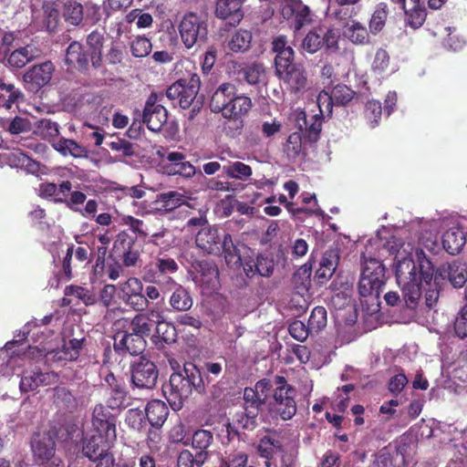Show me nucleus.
I'll use <instances>...</instances> for the list:
<instances>
[{
  "mask_svg": "<svg viewBox=\"0 0 467 467\" xmlns=\"http://www.w3.org/2000/svg\"><path fill=\"white\" fill-rule=\"evenodd\" d=\"M251 99L237 92L236 86L230 82L220 84L210 98V109L226 119L224 133L231 138L241 133L244 126L243 118L251 110Z\"/></svg>",
  "mask_w": 467,
  "mask_h": 467,
  "instance_id": "obj_2",
  "label": "nucleus"
},
{
  "mask_svg": "<svg viewBox=\"0 0 467 467\" xmlns=\"http://www.w3.org/2000/svg\"><path fill=\"white\" fill-rule=\"evenodd\" d=\"M141 121L145 123L148 130L152 132H159L161 129L166 124L167 111L164 106L156 103V94L151 93L148 99H146L145 109H143V115H141Z\"/></svg>",
  "mask_w": 467,
  "mask_h": 467,
  "instance_id": "obj_19",
  "label": "nucleus"
},
{
  "mask_svg": "<svg viewBox=\"0 0 467 467\" xmlns=\"http://www.w3.org/2000/svg\"><path fill=\"white\" fill-rule=\"evenodd\" d=\"M453 332L461 339L467 338V303L463 305L461 311L455 316L453 320Z\"/></svg>",
  "mask_w": 467,
  "mask_h": 467,
  "instance_id": "obj_63",
  "label": "nucleus"
},
{
  "mask_svg": "<svg viewBox=\"0 0 467 467\" xmlns=\"http://www.w3.org/2000/svg\"><path fill=\"white\" fill-rule=\"evenodd\" d=\"M276 76L282 79L292 93H298L305 89L306 76L299 67H275Z\"/></svg>",
  "mask_w": 467,
  "mask_h": 467,
  "instance_id": "obj_32",
  "label": "nucleus"
},
{
  "mask_svg": "<svg viewBox=\"0 0 467 467\" xmlns=\"http://www.w3.org/2000/svg\"><path fill=\"white\" fill-rule=\"evenodd\" d=\"M170 299H168V305L171 307V310L175 312H185L191 309L192 306V297L189 294V291L182 285H176L173 288Z\"/></svg>",
  "mask_w": 467,
  "mask_h": 467,
  "instance_id": "obj_42",
  "label": "nucleus"
},
{
  "mask_svg": "<svg viewBox=\"0 0 467 467\" xmlns=\"http://www.w3.org/2000/svg\"><path fill=\"white\" fill-rule=\"evenodd\" d=\"M305 140L299 132H294L286 138L285 142L284 152L286 154V158L295 159L301 152V141Z\"/></svg>",
  "mask_w": 467,
  "mask_h": 467,
  "instance_id": "obj_61",
  "label": "nucleus"
},
{
  "mask_svg": "<svg viewBox=\"0 0 467 467\" xmlns=\"http://www.w3.org/2000/svg\"><path fill=\"white\" fill-rule=\"evenodd\" d=\"M40 57V49L33 44H27L23 47L16 48L7 56V67L19 69L27 65V63L37 59Z\"/></svg>",
  "mask_w": 467,
  "mask_h": 467,
  "instance_id": "obj_33",
  "label": "nucleus"
},
{
  "mask_svg": "<svg viewBox=\"0 0 467 467\" xmlns=\"http://www.w3.org/2000/svg\"><path fill=\"white\" fill-rule=\"evenodd\" d=\"M125 423L128 428L139 433H147L146 427L149 422L139 409H131L126 412Z\"/></svg>",
  "mask_w": 467,
  "mask_h": 467,
  "instance_id": "obj_54",
  "label": "nucleus"
},
{
  "mask_svg": "<svg viewBox=\"0 0 467 467\" xmlns=\"http://www.w3.org/2000/svg\"><path fill=\"white\" fill-rule=\"evenodd\" d=\"M363 118L368 123V127L374 129L381 119V104L376 99L367 101L363 109Z\"/></svg>",
  "mask_w": 467,
  "mask_h": 467,
  "instance_id": "obj_57",
  "label": "nucleus"
},
{
  "mask_svg": "<svg viewBox=\"0 0 467 467\" xmlns=\"http://www.w3.org/2000/svg\"><path fill=\"white\" fill-rule=\"evenodd\" d=\"M83 345L84 337H81V339L72 338L65 342L63 348L47 354H50L51 359L55 361H75L78 359Z\"/></svg>",
  "mask_w": 467,
  "mask_h": 467,
  "instance_id": "obj_38",
  "label": "nucleus"
},
{
  "mask_svg": "<svg viewBox=\"0 0 467 467\" xmlns=\"http://www.w3.org/2000/svg\"><path fill=\"white\" fill-rule=\"evenodd\" d=\"M33 25L41 32L49 35L57 34L62 26L57 8H41L39 11L33 12Z\"/></svg>",
  "mask_w": 467,
  "mask_h": 467,
  "instance_id": "obj_23",
  "label": "nucleus"
},
{
  "mask_svg": "<svg viewBox=\"0 0 467 467\" xmlns=\"http://www.w3.org/2000/svg\"><path fill=\"white\" fill-rule=\"evenodd\" d=\"M321 330L310 328L309 326H306L301 320H295L288 325V334H290V337H294L295 340L299 342H305L309 335L317 334Z\"/></svg>",
  "mask_w": 467,
  "mask_h": 467,
  "instance_id": "obj_59",
  "label": "nucleus"
},
{
  "mask_svg": "<svg viewBox=\"0 0 467 467\" xmlns=\"http://www.w3.org/2000/svg\"><path fill=\"white\" fill-rule=\"evenodd\" d=\"M283 451V443H281V439H279V433L276 431H268V434L260 438L258 441V446H256V452L260 457L266 459L265 464L266 466L269 465L270 459L273 458L277 452Z\"/></svg>",
  "mask_w": 467,
  "mask_h": 467,
  "instance_id": "obj_35",
  "label": "nucleus"
},
{
  "mask_svg": "<svg viewBox=\"0 0 467 467\" xmlns=\"http://www.w3.org/2000/svg\"><path fill=\"white\" fill-rule=\"evenodd\" d=\"M323 48L327 50L337 49V33L335 28L325 25L312 28L302 40V49L308 54L314 55Z\"/></svg>",
  "mask_w": 467,
  "mask_h": 467,
  "instance_id": "obj_11",
  "label": "nucleus"
},
{
  "mask_svg": "<svg viewBox=\"0 0 467 467\" xmlns=\"http://www.w3.org/2000/svg\"><path fill=\"white\" fill-rule=\"evenodd\" d=\"M178 33L186 49H191L197 44L204 43L207 36L205 22L194 12L186 13L178 25Z\"/></svg>",
  "mask_w": 467,
  "mask_h": 467,
  "instance_id": "obj_12",
  "label": "nucleus"
},
{
  "mask_svg": "<svg viewBox=\"0 0 467 467\" xmlns=\"http://www.w3.org/2000/svg\"><path fill=\"white\" fill-rule=\"evenodd\" d=\"M109 408L98 404L93 409V430L98 432H116V416L112 414Z\"/></svg>",
  "mask_w": 467,
  "mask_h": 467,
  "instance_id": "obj_34",
  "label": "nucleus"
},
{
  "mask_svg": "<svg viewBox=\"0 0 467 467\" xmlns=\"http://www.w3.org/2000/svg\"><path fill=\"white\" fill-rule=\"evenodd\" d=\"M65 296H75L79 299V301L83 302L85 306H94L98 302V298L94 293L88 289H86L82 286H78L76 285L66 286Z\"/></svg>",
  "mask_w": 467,
  "mask_h": 467,
  "instance_id": "obj_55",
  "label": "nucleus"
},
{
  "mask_svg": "<svg viewBox=\"0 0 467 467\" xmlns=\"http://www.w3.org/2000/svg\"><path fill=\"white\" fill-rule=\"evenodd\" d=\"M3 161L7 166L13 169H19L26 171L30 175H37L38 162L19 149H15L3 155Z\"/></svg>",
  "mask_w": 467,
  "mask_h": 467,
  "instance_id": "obj_29",
  "label": "nucleus"
},
{
  "mask_svg": "<svg viewBox=\"0 0 467 467\" xmlns=\"http://www.w3.org/2000/svg\"><path fill=\"white\" fill-rule=\"evenodd\" d=\"M165 161V171L168 175H178L185 179H191L196 173L194 166L186 161V157L181 152H168Z\"/></svg>",
  "mask_w": 467,
  "mask_h": 467,
  "instance_id": "obj_26",
  "label": "nucleus"
},
{
  "mask_svg": "<svg viewBox=\"0 0 467 467\" xmlns=\"http://www.w3.org/2000/svg\"><path fill=\"white\" fill-rule=\"evenodd\" d=\"M52 74H54V64L47 60L27 68L25 75H23V81H25L29 92L36 93L50 82Z\"/></svg>",
  "mask_w": 467,
  "mask_h": 467,
  "instance_id": "obj_14",
  "label": "nucleus"
},
{
  "mask_svg": "<svg viewBox=\"0 0 467 467\" xmlns=\"http://www.w3.org/2000/svg\"><path fill=\"white\" fill-rule=\"evenodd\" d=\"M156 335L167 345L176 342V327L171 322H166L165 320L158 321L156 323Z\"/></svg>",
  "mask_w": 467,
  "mask_h": 467,
  "instance_id": "obj_60",
  "label": "nucleus"
},
{
  "mask_svg": "<svg viewBox=\"0 0 467 467\" xmlns=\"http://www.w3.org/2000/svg\"><path fill=\"white\" fill-rule=\"evenodd\" d=\"M345 37L355 45H364L368 43V31L360 23L354 21L345 27Z\"/></svg>",
  "mask_w": 467,
  "mask_h": 467,
  "instance_id": "obj_58",
  "label": "nucleus"
},
{
  "mask_svg": "<svg viewBox=\"0 0 467 467\" xmlns=\"http://www.w3.org/2000/svg\"><path fill=\"white\" fill-rule=\"evenodd\" d=\"M119 224L128 227V231L133 234V236H146L150 234L156 233V230L159 229V227H156L150 221H145L130 215L121 216Z\"/></svg>",
  "mask_w": 467,
  "mask_h": 467,
  "instance_id": "obj_41",
  "label": "nucleus"
},
{
  "mask_svg": "<svg viewBox=\"0 0 467 467\" xmlns=\"http://www.w3.org/2000/svg\"><path fill=\"white\" fill-rule=\"evenodd\" d=\"M55 202L65 204L69 211L78 212L83 217H94L98 212V202L95 200L86 202V194L79 191L67 196L57 197Z\"/></svg>",
  "mask_w": 467,
  "mask_h": 467,
  "instance_id": "obj_21",
  "label": "nucleus"
},
{
  "mask_svg": "<svg viewBox=\"0 0 467 467\" xmlns=\"http://www.w3.org/2000/svg\"><path fill=\"white\" fill-rule=\"evenodd\" d=\"M53 148L63 156H71L73 158H86L87 150L84 146L78 144L71 139L59 138Z\"/></svg>",
  "mask_w": 467,
  "mask_h": 467,
  "instance_id": "obj_44",
  "label": "nucleus"
},
{
  "mask_svg": "<svg viewBox=\"0 0 467 467\" xmlns=\"http://www.w3.org/2000/svg\"><path fill=\"white\" fill-rule=\"evenodd\" d=\"M275 269L273 257L265 254H258L255 258H250L244 261V272L246 278L252 279L258 277H270Z\"/></svg>",
  "mask_w": 467,
  "mask_h": 467,
  "instance_id": "obj_25",
  "label": "nucleus"
},
{
  "mask_svg": "<svg viewBox=\"0 0 467 467\" xmlns=\"http://www.w3.org/2000/svg\"><path fill=\"white\" fill-rule=\"evenodd\" d=\"M31 452L35 460L60 458L56 453V441L47 433H35L31 439Z\"/></svg>",
  "mask_w": 467,
  "mask_h": 467,
  "instance_id": "obj_28",
  "label": "nucleus"
},
{
  "mask_svg": "<svg viewBox=\"0 0 467 467\" xmlns=\"http://www.w3.org/2000/svg\"><path fill=\"white\" fill-rule=\"evenodd\" d=\"M259 411H236L234 422L226 423V433L228 435H239L241 431H252L257 426V415Z\"/></svg>",
  "mask_w": 467,
  "mask_h": 467,
  "instance_id": "obj_31",
  "label": "nucleus"
},
{
  "mask_svg": "<svg viewBox=\"0 0 467 467\" xmlns=\"http://www.w3.org/2000/svg\"><path fill=\"white\" fill-rule=\"evenodd\" d=\"M445 279L449 280L453 288L463 287L467 279L466 265L460 260H453L441 265L437 270L434 269L432 281L435 285H438V281Z\"/></svg>",
  "mask_w": 467,
  "mask_h": 467,
  "instance_id": "obj_18",
  "label": "nucleus"
},
{
  "mask_svg": "<svg viewBox=\"0 0 467 467\" xmlns=\"http://www.w3.org/2000/svg\"><path fill=\"white\" fill-rule=\"evenodd\" d=\"M209 382V378L202 379L201 371L192 362L185 363L183 368L170 375L168 384L163 386V394L166 401L170 403L171 409L175 410L182 408V402L191 396L192 390L203 394L205 383Z\"/></svg>",
  "mask_w": 467,
  "mask_h": 467,
  "instance_id": "obj_3",
  "label": "nucleus"
},
{
  "mask_svg": "<svg viewBox=\"0 0 467 467\" xmlns=\"http://www.w3.org/2000/svg\"><path fill=\"white\" fill-rule=\"evenodd\" d=\"M151 316L161 317L159 312L155 310L151 311V313H141L133 317V319L130 321V330L131 331H128V335L149 337V335H150V331H152V328H156L157 324V322L150 319Z\"/></svg>",
  "mask_w": 467,
  "mask_h": 467,
  "instance_id": "obj_37",
  "label": "nucleus"
},
{
  "mask_svg": "<svg viewBox=\"0 0 467 467\" xmlns=\"http://www.w3.org/2000/svg\"><path fill=\"white\" fill-rule=\"evenodd\" d=\"M253 35L246 29L240 28L232 35L228 42V49L234 52H244L249 49Z\"/></svg>",
  "mask_w": 467,
  "mask_h": 467,
  "instance_id": "obj_51",
  "label": "nucleus"
},
{
  "mask_svg": "<svg viewBox=\"0 0 467 467\" xmlns=\"http://www.w3.org/2000/svg\"><path fill=\"white\" fill-rule=\"evenodd\" d=\"M195 244L200 250L208 254L223 255L228 266L241 264L239 242L233 240L231 234L215 226H205L196 233Z\"/></svg>",
  "mask_w": 467,
  "mask_h": 467,
  "instance_id": "obj_4",
  "label": "nucleus"
},
{
  "mask_svg": "<svg viewBox=\"0 0 467 467\" xmlns=\"http://www.w3.org/2000/svg\"><path fill=\"white\" fill-rule=\"evenodd\" d=\"M177 269H179V266H177L174 259L166 254H160L143 267V270H141V280L169 291L176 285H179L172 277L177 273Z\"/></svg>",
  "mask_w": 467,
  "mask_h": 467,
  "instance_id": "obj_6",
  "label": "nucleus"
},
{
  "mask_svg": "<svg viewBox=\"0 0 467 467\" xmlns=\"http://www.w3.org/2000/svg\"><path fill=\"white\" fill-rule=\"evenodd\" d=\"M22 99V93L12 83H6L0 78V103L9 109L12 105Z\"/></svg>",
  "mask_w": 467,
  "mask_h": 467,
  "instance_id": "obj_48",
  "label": "nucleus"
},
{
  "mask_svg": "<svg viewBox=\"0 0 467 467\" xmlns=\"http://www.w3.org/2000/svg\"><path fill=\"white\" fill-rule=\"evenodd\" d=\"M183 203L184 195L176 191H169L165 193H160L158 194V199H156V204L160 206V210L165 212L173 211Z\"/></svg>",
  "mask_w": 467,
  "mask_h": 467,
  "instance_id": "obj_49",
  "label": "nucleus"
},
{
  "mask_svg": "<svg viewBox=\"0 0 467 467\" xmlns=\"http://www.w3.org/2000/svg\"><path fill=\"white\" fill-rule=\"evenodd\" d=\"M385 280L383 263L374 258L365 260L362 274L357 285L358 295L362 297V304H368V301L372 305L378 304Z\"/></svg>",
  "mask_w": 467,
  "mask_h": 467,
  "instance_id": "obj_5",
  "label": "nucleus"
},
{
  "mask_svg": "<svg viewBox=\"0 0 467 467\" xmlns=\"http://www.w3.org/2000/svg\"><path fill=\"white\" fill-rule=\"evenodd\" d=\"M245 462H247L245 453L234 451L224 455L223 459H222V462H220V467H251L246 466Z\"/></svg>",
  "mask_w": 467,
  "mask_h": 467,
  "instance_id": "obj_64",
  "label": "nucleus"
},
{
  "mask_svg": "<svg viewBox=\"0 0 467 467\" xmlns=\"http://www.w3.org/2000/svg\"><path fill=\"white\" fill-rule=\"evenodd\" d=\"M240 75L248 85H257L265 79V67L258 62H254L242 68Z\"/></svg>",
  "mask_w": 467,
  "mask_h": 467,
  "instance_id": "obj_53",
  "label": "nucleus"
},
{
  "mask_svg": "<svg viewBox=\"0 0 467 467\" xmlns=\"http://www.w3.org/2000/svg\"><path fill=\"white\" fill-rule=\"evenodd\" d=\"M244 0H216L215 16L226 24L236 26L242 20Z\"/></svg>",
  "mask_w": 467,
  "mask_h": 467,
  "instance_id": "obj_22",
  "label": "nucleus"
},
{
  "mask_svg": "<svg viewBox=\"0 0 467 467\" xmlns=\"http://www.w3.org/2000/svg\"><path fill=\"white\" fill-rule=\"evenodd\" d=\"M432 278L433 265L423 251H417V262L410 255L395 256V279L407 307L415 309L421 296V283L430 285Z\"/></svg>",
  "mask_w": 467,
  "mask_h": 467,
  "instance_id": "obj_1",
  "label": "nucleus"
},
{
  "mask_svg": "<svg viewBox=\"0 0 467 467\" xmlns=\"http://www.w3.org/2000/svg\"><path fill=\"white\" fill-rule=\"evenodd\" d=\"M207 458L208 451H196L192 454L189 450H183L176 458V467H202Z\"/></svg>",
  "mask_w": 467,
  "mask_h": 467,
  "instance_id": "obj_47",
  "label": "nucleus"
},
{
  "mask_svg": "<svg viewBox=\"0 0 467 467\" xmlns=\"http://www.w3.org/2000/svg\"><path fill=\"white\" fill-rule=\"evenodd\" d=\"M355 98V91L343 84H338L330 89V92L326 90L318 93L317 97V104L318 108L325 106V109L331 111L333 106H346ZM323 113V109H320Z\"/></svg>",
  "mask_w": 467,
  "mask_h": 467,
  "instance_id": "obj_20",
  "label": "nucleus"
},
{
  "mask_svg": "<svg viewBox=\"0 0 467 467\" xmlns=\"http://www.w3.org/2000/svg\"><path fill=\"white\" fill-rule=\"evenodd\" d=\"M87 57H88V54L84 51L82 45L77 41L71 42L66 48V65L77 68L78 71H87Z\"/></svg>",
  "mask_w": 467,
  "mask_h": 467,
  "instance_id": "obj_40",
  "label": "nucleus"
},
{
  "mask_svg": "<svg viewBox=\"0 0 467 467\" xmlns=\"http://www.w3.org/2000/svg\"><path fill=\"white\" fill-rule=\"evenodd\" d=\"M296 389L287 384L285 377L275 376V389L272 400L268 403V412L272 418L289 420L296 414Z\"/></svg>",
  "mask_w": 467,
  "mask_h": 467,
  "instance_id": "obj_7",
  "label": "nucleus"
},
{
  "mask_svg": "<svg viewBox=\"0 0 467 467\" xmlns=\"http://www.w3.org/2000/svg\"><path fill=\"white\" fill-rule=\"evenodd\" d=\"M142 279L130 277L126 279L125 282L119 284V296H138L142 295L144 288L142 286Z\"/></svg>",
  "mask_w": 467,
  "mask_h": 467,
  "instance_id": "obj_62",
  "label": "nucleus"
},
{
  "mask_svg": "<svg viewBox=\"0 0 467 467\" xmlns=\"http://www.w3.org/2000/svg\"><path fill=\"white\" fill-rule=\"evenodd\" d=\"M201 87V80L196 73L190 75L188 78H181L166 88V99L171 101H178L180 108L188 109L193 106L192 111L199 110L201 102L196 100V95Z\"/></svg>",
  "mask_w": 467,
  "mask_h": 467,
  "instance_id": "obj_8",
  "label": "nucleus"
},
{
  "mask_svg": "<svg viewBox=\"0 0 467 467\" xmlns=\"http://www.w3.org/2000/svg\"><path fill=\"white\" fill-rule=\"evenodd\" d=\"M56 381V374L53 372H42L39 370H26L21 375L19 390L23 393L34 391L38 387H47Z\"/></svg>",
  "mask_w": 467,
  "mask_h": 467,
  "instance_id": "obj_27",
  "label": "nucleus"
},
{
  "mask_svg": "<svg viewBox=\"0 0 467 467\" xmlns=\"http://www.w3.org/2000/svg\"><path fill=\"white\" fill-rule=\"evenodd\" d=\"M193 268L196 272L195 282L204 293L212 294L219 288V271L216 263L211 260L196 261Z\"/></svg>",
  "mask_w": 467,
  "mask_h": 467,
  "instance_id": "obj_16",
  "label": "nucleus"
},
{
  "mask_svg": "<svg viewBox=\"0 0 467 467\" xmlns=\"http://www.w3.org/2000/svg\"><path fill=\"white\" fill-rule=\"evenodd\" d=\"M296 126L300 131L304 132H300V134L305 138V141L315 143L319 139L321 132V116L314 114L308 119L306 117L305 111H302L296 115Z\"/></svg>",
  "mask_w": 467,
  "mask_h": 467,
  "instance_id": "obj_30",
  "label": "nucleus"
},
{
  "mask_svg": "<svg viewBox=\"0 0 467 467\" xmlns=\"http://www.w3.org/2000/svg\"><path fill=\"white\" fill-rule=\"evenodd\" d=\"M265 396L251 390L250 387L244 389V411H261L265 405Z\"/></svg>",
  "mask_w": 467,
  "mask_h": 467,
  "instance_id": "obj_56",
  "label": "nucleus"
},
{
  "mask_svg": "<svg viewBox=\"0 0 467 467\" xmlns=\"http://www.w3.org/2000/svg\"><path fill=\"white\" fill-rule=\"evenodd\" d=\"M169 410L167 409L166 403L161 400H153L146 403L145 415L146 420L150 426L154 429H160L167 419Z\"/></svg>",
  "mask_w": 467,
  "mask_h": 467,
  "instance_id": "obj_36",
  "label": "nucleus"
},
{
  "mask_svg": "<svg viewBox=\"0 0 467 467\" xmlns=\"http://www.w3.org/2000/svg\"><path fill=\"white\" fill-rule=\"evenodd\" d=\"M53 398L57 407L65 410L66 412L72 413L78 409V400L66 387L55 388Z\"/></svg>",
  "mask_w": 467,
  "mask_h": 467,
  "instance_id": "obj_46",
  "label": "nucleus"
},
{
  "mask_svg": "<svg viewBox=\"0 0 467 467\" xmlns=\"http://www.w3.org/2000/svg\"><path fill=\"white\" fill-rule=\"evenodd\" d=\"M114 441H116V432L91 431L83 439L81 452L91 462L103 461L106 458L114 459L112 453L109 451Z\"/></svg>",
  "mask_w": 467,
  "mask_h": 467,
  "instance_id": "obj_9",
  "label": "nucleus"
},
{
  "mask_svg": "<svg viewBox=\"0 0 467 467\" xmlns=\"http://www.w3.org/2000/svg\"><path fill=\"white\" fill-rule=\"evenodd\" d=\"M282 16L286 19L290 27L295 32L299 31L306 26L311 24V11L309 7L303 4L300 0H288L282 9Z\"/></svg>",
  "mask_w": 467,
  "mask_h": 467,
  "instance_id": "obj_17",
  "label": "nucleus"
},
{
  "mask_svg": "<svg viewBox=\"0 0 467 467\" xmlns=\"http://www.w3.org/2000/svg\"><path fill=\"white\" fill-rule=\"evenodd\" d=\"M156 364L145 356H141L130 364L131 387L139 389L152 390L156 387Z\"/></svg>",
  "mask_w": 467,
  "mask_h": 467,
  "instance_id": "obj_10",
  "label": "nucleus"
},
{
  "mask_svg": "<svg viewBox=\"0 0 467 467\" xmlns=\"http://www.w3.org/2000/svg\"><path fill=\"white\" fill-rule=\"evenodd\" d=\"M113 252L125 267H134L139 261V250L136 248L134 238L127 230L118 233L117 239L113 243Z\"/></svg>",
  "mask_w": 467,
  "mask_h": 467,
  "instance_id": "obj_15",
  "label": "nucleus"
},
{
  "mask_svg": "<svg viewBox=\"0 0 467 467\" xmlns=\"http://www.w3.org/2000/svg\"><path fill=\"white\" fill-rule=\"evenodd\" d=\"M399 5L405 13V24L412 29H418L423 26L426 18V10L420 0H390Z\"/></svg>",
  "mask_w": 467,
  "mask_h": 467,
  "instance_id": "obj_24",
  "label": "nucleus"
},
{
  "mask_svg": "<svg viewBox=\"0 0 467 467\" xmlns=\"http://www.w3.org/2000/svg\"><path fill=\"white\" fill-rule=\"evenodd\" d=\"M82 10H84L82 5L78 1L65 0L61 5V16L67 25L78 26L82 23V16H84Z\"/></svg>",
  "mask_w": 467,
  "mask_h": 467,
  "instance_id": "obj_43",
  "label": "nucleus"
},
{
  "mask_svg": "<svg viewBox=\"0 0 467 467\" xmlns=\"http://www.w3.org/2000/svg\"><path fill=\"white\" fill-rule=\"evenodd\" d=\"M190 441H192L189 444L196 452H207L209 447L213 445V433L205 429H198L193 432ZM183 444L188 445L187 441Z\"/></svg>",
  "mask_w": 467,
  "mask_h": 467,
  "instance_id": "obj_50",
  "label": "nucleus"
},
{
  "mask_svg": "<svg viewBox=\"0 0 467 467\" xmlns=\"http://www.w3.org/2000/svg\"><path fill=\"white\" fill-rule=\"evenodd\" d=\"M222 172H223L224 177L239 182H244L253 174L251 166L240 161L226 162L223 164V171Z\"/></svg>",
  "mask_w": 467,
  "mask_h": 467,
  "instance_id": "obj_45",
  "label": "nucleus"
},
{
  "mask_svg": "<svg viewBox=\"0 0 467 467\" xmlns=\"http://www.w3.org/2000/svg\"><path fill=\"white\" fill-rule=\"evenodd\" d=\"M147 336L128 335L127 331H118L113 337V350L121 357H144Z\"/></svg>",
  "mask_w": 467,
  "mask_h": 467,
  "instance_id": "obj_13",
  "label": "nucleus"
},
{
  "mask_svg": "<svg viewBox=\"0 0 467 467\" xmlns=\"http://www.w3.org/2000/svg\"><path fill=\"white\" fill-rule=\"evenodd\" d=\"M135 241L141 240L146 244L156 246L159 248H166L169 246V230L163 225L160 226L155 233L150 234L146 236L133 235Z\"/></svg>",
  "mask_w": 467,
  "mask_h": 467,
  "instance_id": "obj_52",
  "label": "nucleus"
},
{
  "mask_svg": "<svg viewBox=\"0 0 467 467\" xmlns=\"http://www.w3.org/2000/svg\"><path fill=\"white\" fill-rule=\"evenodd\" d=\"M465 242L463 230L459 227H452L442 234L443 250L451 255L458 254L463 249Z\"/></svg>",
  "mask_w": 467,
  "mask_h": 467,
  "instance_id": "obj_39",
  "label": "nucleus"
}]
</instances>
